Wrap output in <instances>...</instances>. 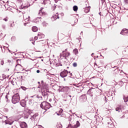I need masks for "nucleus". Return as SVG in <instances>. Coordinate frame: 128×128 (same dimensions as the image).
I'll return each instance as SVG.
<instances>
[{
	"mask_svg": "<svg viewBox=\"0 0 128 128\" xmlns=\"http://www.w3.org/2000/svg\"><path fill=\"white\" fill-rule=\"evenodd\" d=\"M48 85L46 83L42 84L41 86L42 96L44 98L45 100H48Z\"/></svg>",
	"mask_w": 128,
	"mask_h": 128,
	"instance_id": "obj_1",
	"label": "nucleus"
},
{
	"mask_svg": "<svg viewBox=\"0 0 128 128\" xmlns=\"http://www.w3.org/2000/svg\"><path fill=\"white\" fill-rule=\"evenodd\" d=\"M0 118L2 120V122H5L6 124H10V126H12V124H14V120H12V118H10L8 119V116H2L0 117Z\"/></svg>",
	"mask_w": 128,
	"mask_h": 128,
	"instance_id": "obj_2",
	"label": "nucleus"
},
{
	"mask_svg": "<svg viewBox=\"0 0 128 128\" xmlns=\"http://www.w3.org/2000/svg\"><path fill=\"white\" fill-rule=\"evenodd\" d=\"M26 112H27L28 114L24 116V118H28V117L30 116V120H35V118L38 116V114H36L32 115V111H30V110H26Z\"/></svg>",
	"mask_w": 128,
	"mask_h": 128,
	"instance_id": "obj_3",
	"label": "nucleus"
},
{
	"mask_svg": "<svg viewBox=\"0 0 128 128\" xmlns=\"http://www.w3.org/2000/svg\"><path fill=\"white\" fill-rule=\"evenodd\" d=\"M68 49H66L60 54V56L61 60H66V58L70 56V54L67 52Z\"/></svg>",
	"mask_w": 128,
	"mask_h": 128,
	"instance_id": "obj_4",
	"label": "nucleus"
},
{
	"mask_svg": "<svg viewBox=\"0 0 128 128\" xmlns=\"http://www.w3.org/2000/svg\"><path fill=\"white\" fill-rule=\"evenodd\" d=\"M20 100V94H18V93L14 94L12 96V102L14 104H18V102H19Z\"/></svg>",
	"mask_w": 128,
	"mask_h": 128,
	"instance_id": "obj_5",
	"label": "nucleus"
},
{
	"mask_svg": "<svg viewBox=\"0 0 128 128\" xmlns=\"http://www.w3.org/2000/svg\"><path fill=\"white\" fill-rule=\"evenodd\" d=\"M40 108H42V110H49V108H50V107L52 106H50V104L48 102H43L40 106Z\"/></svg>",
	"mask_w": 128,
	"mask_h": 128,
	"instance_id": "obj_6",
	"label": "nucleus"
},
{
	"mask_svg": "<svg viewBox=\"0 0 128 128\" xmlns=\"http://www.w3.org/2000/svg\"><path fill=\"white\" fill-rule=\"evenodd\" d=\"M80 126V122L77 121L76 124L72 126V124H70L66 128H78Z\"/></svg>",
	"mask_w": 128,
	"mask_h": 128,
	"instance_id": "obj_7",
	"label": "nucleus"
},
{
	"mask_svg": "<svg viewBox=\"0 0 128 128\" xmlns=\"http://www.w3.org/2000/svg\"><path fill=\"white\" fill-rule=\"evenodd\" d=\"M68 74H70V72H68L66 70H64L60 74L61 78H66L68 76Z\"/></svg>",
	"mask_w": 128,
	"mask_h": 128,
	"instance_id": "obj_8",
	"label": "nucleus"
},
{
	"mask_svg": "<svg viewBox=\"0 0 128 128\" xmlns=\"http://www.w3.org/2000/svg\"><path fill=\"white\" fill-rule=\"evenodd\" d=\"M30 5V4H28V2H24L22 4L21 6L20 7V8L22 10H26V8H28Z\"/></svg>",
	"mask_w": 128,
	"mask_h": 128,
	"instance_id": "obj_9",
	"label": "nucleus"
},
{
	"mask_svg": "<svg viewBox=\"0 0 128 128\" xmlns=\"http://www.w3.org/2000/svg\"><path fill=\"white\" fill-rule=\"evenodd\" d=\"M60 90V92H68L70 90V88L68 86H59Z\"/></svg>",
	"mask_w": 128,
	"mask_h": 128,
	"instance_id": "obj_10",
	"label": "nucleus"
},
{
	"mask_svg": "<svg viewBox=\"0 0 128 128\" xmlns=\"http://www.w3.org/2000/svg\"><path fill=\"white\" fill-rule=\"evenodd\" d=\"M120 34H122V36H128V30L123 29Z\"/></svg>",
	"mask_w": 128,
	"mask_h": 128,
	"instance_id": "obj_11",
	"label": "nucleus"
},
{
	"mask_svg": "<svg viewBox=\"0 0 128 128\" xmlns=\"http://www.w3.org/2000/svg\"><path fill=\"white\" fill-rule=\"evenodd\" d=\"M124 108L123 106H120L118 107H117L116 108V112H122V109Z\"/></svg>",
	"mask_w": 128,
	"mask_h": 128,
	"instance_id": "obj_12",
	"label": "nucleus"
},
{
	"mask_svg": "<svg viewBox=\"0 0 128 128\" xmlns=\"http://www.w3.org/2000/svg\"><path fill=\"white\" fill-rule=\"evenodd\" d=\"M44 8H40V10L39 12H38V14L40 16H46V13L44 12H42V9Z\"/></svg>",
	"mask_w": 128,
	"mask_h": 128,
	"instance_id": "obj_13",
	"label": "nucleus"
},
{
	"mask_svg": "<svg viewBox=\"0 0 128 128\" xmlns=\"http://www.w3.org/2000/svg\"><path fill=\"white\" fill-rule=\"evenodd\" d=\"M57 18H60V17L58 16V13H56V14L53 16L52 17V21L56 20H57Z\"/></svg>",
	"mask_w": 128,
	"mask_h": 128,
	"instance_id": "obj_14",
	"label": "nucleus"
},
{
	"mask_svg": "<svg viewBox=\"0 0 128 128\" xmlns=\"http://www.w3.org/2000/svg\"><path fill=\"white\" fill-rule=\"evenodd\" d=\"M20 126L21 128H28V124L25 122H22L20 124Z\"/></svg>",
	"mask_w": 128,
	"mask_h": 128,
	"instance_id": "obj_15",
	"label": "nucleus"
},
{
	"mask_svg": "<svg viewBox=\"0 0 128 128\" xmlns=\"http://www.w3.org/2000/svg\"><path fill=\"white\" fill-rule=\"evenodd\" d=\"M20 106H22L23 108H24L26 105V100H23L20 102Z\"/></svg>",
	"mask_w": 128,
	"mask_h": 128,
	"instance_id": "obj_16",
	"label": "nucleus"
},
{
	"mask_svg": "<svg viewBox=\"0 0 128 128\" xmlns=\"http://www.w3.org/2000/svg\"><path fill=\"white\" fill-rule=\"evenodd\" d=\"M24 20H25V22L26 23H24V26H26L27 24H28V22H30V17L28 16V18H26L25 17H24Z\"/></svg>",
	"mask_w": 128,
	"mask_h": 128,
	"instance_id": "obj_17",
	"label": "nucleus"
},
{
	"mask_svg": "<svg viewBox=\"0 0 128 128\" xmlns=\"http://www.w3.org/2000/svg\"><path fill=\"white\" fill-rule=\"evenodd\" d=\"M38 40H40V38H44V35L42 34V33H38Z\"/></svg>",
	"mask_w": 128,
	"mask_h": 128,
	"instance_id": "obj_18",
	"label": "nucleus"
},
{
	"mask_svg": "<svg viewBox=\"0 0 128 128\" xmlns=\"http://www.w3.org/2000/svg\"><path fill=\"white\" fill-rule=\"evenodd\" d=\"M108 124L110 128L112 127V119H109V122H108Z\"/></svg>",
	"mask_w": 128,
	"mask_h": 128,
	"instance_id": "obj_19",
	"label": "nucleus"
},
{
	"mask_svg": "<svg viewBox=\"0 0 128 128\" xmlns=\"http://www.w3.org/2000/svg\"><path fill=\"white\" fill-rule=\"evenodd\" d=\"M73 52L74 54H76V56L78 54V50L76 48H75L73 50Z\"/></svg>",
	"mask_w": 128,
	"mask_h": 128,
	"instance_id": "obj_20",
	"label": "nucleus"
},
{
	"mask_svg": "<svg viewBox=\"0 0 128 128\" xmlns=\"http://www.w3.org/2000/svg\"><path fill=\"white\" fill-rule=\"evenodd\" d=\"M41 18H40V17L37 18H36V20H35L34 22H36V24H38V22H40Z\"/></svg>",
	"mask_w": 128,
	"mask_h": 128,
	"instance_id": "obj_21",
	"label": "nucleus"
},
{
	"mask_svg": "<svg viewBox=\"0 0 128 128\" xmlns=\"http://www.w3.org/2000/svg\"><path fill=\"white\" fill-rule=\"evenodd\" d=\"M38 27H36V26H33L32 28V32H38Z\"/></svg>",
	"mask_w": 128,
	"mask_h": 128,
	"instance_id": "obj_22",
	"label": "nucleus"
},
{
	"mask_svg": "<svg viewBox=\"0 0 128 128\" xmlns=\"http://www.w3.org/2000/svg\"><path fill=\"white\" fill-rule=\"evenodd\" d=\"M88 94L90 96H94V95L92 94V90L90 89L88 92Z\"/></svg>",
	"mask_w": 128,
	"mask_h": 128,
	"instance_id": "obj_23",
	"label": "nucleus"
},
{
	"mask_svg": "<svg viewBox=\"0 0 128 128\" xmlns=\"http://www.w3.org/2000/svg\"><path fill=\"white\" fill-rule=\"evenodd\" d=\"M78 6H73V10H74V12H76L78 10Z\"/></svg>",
	"mask_w": 128,
	"mask_h": 128,
	"instance_id": "obj_24",
	"label": "nucleus"
},
{
	"mask_svg": "<svg viewBox=\"0 0 128 128\" xmlns=\"http://www.w3.org/2000/svg\"><path fill=\"white\" fill-rule=\"evenodd\" d=\"M56 128H62V124H58L56 126Z\"/></svg>",
	"mask_w": 128,
	"mask_h": 128,
	"instance_id": "obj_25",
	"label": "nucleus"
},
{
	"mask_svg": "<svg viewBox=\"0 0 128 128\" xmlns=\"http://www.w3.org/2000/svg\"><path fill=\"white\" fill-rule=\"evenodd\" d=\"M72 66L74 68H76V66H78V64H76V62H74L73 63Z\"/></svg>",
	"mask_w": 128,
	"mask_h": 128,
	"instance_id": "obj_26",
	"label": "nucleus"
},
{
	"mask_svg": "<svg viewBox=\"0 0 128 128\" xmlns=\"http://www.w3.org/2000/svg\"><path fill=\"white\" fill-rule=\"evenodd\" d=\"M42 24H43L44 26H48V24H46V22H42Z\"/></svg>",
	"mask_w": 128,
	"mask_h": 128,
	"instance_id": "obj_27",
	"label": "nucleus"
},
{
	"mask_svg": "<svg viewBox=\"0 0 128 128\" xmlns=\"http://www.w3.org/2000/svg\"><path fill=\"white\" fill-rule=\"evenodd\" d=\"M56 66H62V64L61 63H59V64H56Z\"/></svg>",
	"mask_w": 128,
	"mask_h": 128,
	"instance_id": "obj_28",
	"label": "nucleus"
},
{
	"mask_svg": "<svg viewBox=\"0 0 128 128\" xmlns=\"http://www.w3.org/2000/svg\"><path fill=\"white\" fill-rule=\"evenodd\" d=\"M21 88H22L23 90H26V88L24 86H21Z\"/></svg>",
	"mask_w": 128,
	"mask_h": 128,
	"instance_id": "obj_29",
	"label": "nucleus"
},
{
	"mask_svg": "<svg viewBox=\"0 0 128 128\" xmlns=\"http://www.w3.org/2000/svg\"><path fill=\"white\" fill-rule=\"evenodd\" d=\"M125 4H128V0H124Z\"/></svg>",
	"mask_w": 128,
	"mask_h": 128,
	"instance_id": "obj_30",
	"label": "nucleus"
},
{
	"mask_svg": "<svg viewBox=\"0 0 128 128\" xmlns=\"http://www.w3.org/2000/svg\"><path fill=\"white\" fill-rule=\"evenodd\" d=\"M3 20H4V22H8V18H6L3 19Z\"/></svg>",
	"mask_w": 128,
	"mask_h": 128,
	"instance_id": "obj_31",
	"label": "nucleus"
},
{
	"mask_svg": "<svg viewBox=\"0 0 128 128\" xmlns=\"http://www.w3.org/2000/svg\"><path fill=\"white\" fill-rule=\"evenodd\" d=\"M52 10H56V6L54 5L52 6Z\"/></svg>",
	"mask_w": 128,
	"mask_h": 128,
	"instance_id": "obj_32",
	"label": "nucleus"
},
{
	"mask_svg": "<svg viewBox=\"0 0 128 128\" xmlns=\"http://www.w3.org/2000/svg\"><path fill=\"white\" fill-rule=\"evenodd\" d=\"M0 64H1L2 66H4V62L2 60L0 62Z\"/></svg>",
	"mask_w": 128,
	"mask_h": 128,
	"instance_id": "obj_33",
	"label": "nucleus"
},
{
	"mask_svg": "<svg viewBox=\"0 0 128 128\" xmlns=\"http://www.w3.org/2000/svg\"><path fill=\"white\" fill-rule=\"evenodd\" d=\"M34 38L35 40H38V36H35Z\"/></svg>",
	"mask_w": 128,
	"mask_h": 128,
	"instance_id": "obj_34",
	"label": "nucleus"
},
{
	"mask_svg": "<svg viewBox=\"0 0 128 128\" xmlns=\"http://www.w3.org/2000/svg\"><path fill=\"white\" fill-rule=\"evenodd\" d=\"M36 96L38 98H42V96L38 95Z\"/></svg>",
	"mask_w": 128,
	"mask_h": 128,
	"instance_id": "obj_35",
	"label": "nucleus"
},
{
	"mask_svg": "<svg viewBox=\"0 0 128 128\" xmlns=\"http://www.w3.org/2000/svg\"><path fill=\"white\" fill-rule=\"evenodd\" d=\"M2 28H4V30L6 28V25L5 24H2Z\"/></svg>",
	"mask_w": 128,
	"mask_h": 128,
	"instance_id": "obj_36",
	"label": "nucleus"
},
{
	"mask_svg": "<svg viewBox=\"0 0 128 128\" xmlns=\"http://www.w3.org/2000/svg\"><path fill=\"white\" fill-rule=\"evenodd\" d=\"M68 120L69 122H70V120H72V116H69Z\"/></svg>",
	"mask_w": 128,
	"mask_h": 128,
	"instance_id": "obj_37",
	"label": "nucleus"
},
{
	"mask_svg": "<svg viewBox=\"0 0 128 128\" xmlns=\"http://www.w3.org/2000/svg\"><path fill=\"white\" fill-rule=\"evenodd\" d=\"M62 112H64V110H62V108H60V111H59V112H60V114H62Z\"/></svg>",
	"mask_w": 128,
	"mask_h": 128,
	"instance_id": "obj_38",
	"label": "nucleus"
},
{
	"mask_svg": "<svg viewBox=\"0 0 128 128\" xmlns=\"http://www.w3.org/2000/svg\"><path fill=\"white\" fill-rule=\"evenodd\" d=\"M8 62H9V64H12V60H8Z\"/></svg>",
	"mask_w": 128,
	"mask_h": 128,
	"instance_id": "obj_39",
	"label": "nucleus"
},
{
	"mask_svg": "<svg viewBox=\"0 0 128 128\" xmlns=\"http://www.w3.org/2000/svg\"><path fill=\"white\" fill-rule=\"evenodd\" d=\"M104 100L105 101V102H106V97H104Z\"/></svg>",
	"mask_w": 128,
	"mask_h": 128,
	"instance_id": "obj_40",
	"label": "nucleus"
},
{
	"mask_svg": "<svg viewBox=\"0 0 128 128\" xmlns=\"http://www.w3.org/2000/svg\"><path fill=\"white\" fill-rule=\"evenodd\" d=\"M16 40V37H12V40Z\"/></svg>",
	"mask_w": 128,
	"mask_h": 128,
	"instance_id": "obj_41",
	"label": "nucleus"
},
{
	"mask_svg": "<svg viewBox=\"0 0 128 128\" xmlns=\"http://www.w3.org/2000/svg\"><path fill=\"white\" fill-rule=\"evenodd\" d=\"M36 72L37 74H40V70H37Z\"/></svg>",
	"mask_w": 128,
	"mask_h": 128,
	"instance_id": "obj_42",
	"label": "nucleus"
},
{
	"mask_svg": "<svg viewBox=\"0 0 128 128\" xmlns=\"http://www.w3.org/2000/svg\"><path fill=\"white\" fill-rule=\"evenodd\" d=\"M41 84H42V85L44 84V81L43 80L41 81Z\"/></svg>",
	"mask_w": 128,
	"mask_h": 128,
	"instance_id": "obj_43",
	"label": "nucleus"
},
{
	"mask_svg": "<svg viewBox=\"0 0 128 128\" xmlns=\"http://www.w3.org/2000/svg\"><path fill=\"white\" fill-rule=\"evenodd\" d=\"M38 128H44V127H42V126H40Z\"/></svg>",
	"mask_w": 128,
	"mask_h": 128,
	"instance_id": "obj_44",
	"label": "nucleus"
},
{
	"mask_svg": "<svg viewBox=\"0 0 128 128\" xmlns=\"http://www.w3.org/2000/svg\"><path fill=\"white\" fill-rule=\"evenodd\" d=\"M58 0H54L55 2H58Z\"/></svg>",
	"mask_w": 128,
	"mask_h": 128,
	"instance_id": "obj_45",
	"label": "nucleus"
},
{
	"mask_svg": "<svg viewBox=\"0 0 128 128\" xmlns=\"http://www.w3.org/2000/svg\"><path fill=\"white\" fill-rule=\"evenodd\" d=\"M20 62V60H17V62Z\"/></svg>",
	"mask_w": 128,
	"mask_h": 128,
	"instance_id": "obj_46",
	"label": "nucleus"
},
{
	"mask_svg": "<svg viewBox=\"0 0 128 128\" xmlns=\"http://www.w3.org/2000/svg\"><path fill=\"white\" fill-rule=\"evenodd\" d=\"M38 84H40V82H38Z\"/></svg>",
	"mask_w": 128,
	"mask_h": 128,
	"instance_id": "obj_47",
	"label": "nucleus"
},
{
	"mask_svg": "<svg viewBox=\"0 0 128 128\" xmlns=\"http://www.w3.org/2000/svg\"><path fill=\"white\" fill-rule=\"evenodd\" d=\"M6 100H8V96H6Z\"/></svg>",
	"mask_w": 128,
	"mask_h": 128,
	"instance_id": "obj_48",
	"label": "nucleus"
},
{
	"mask_svg": "<svg viewBox=\"0 0 128 128\" xmlns=\"http://www.w3.org/2000/svg\"><path fill=\"white\" fill-rule=\"evenodd\" d=\"M42 88V87H40V86H38V88Z\"/></svg>",
	"mask_w": 128,
	"mask_h": 128,
	"instance_id": "obj_49",
	"label": "nucleus"
},
{
	"mask_svg": "<svg viewBox=\"0 0 128 128\" xmlns=\"http://www.w3.org/2000/svg\"><path fill=\"white\" fill-rule=\"evenodd\" d=\"M76 116H77V118H80V116H76Z\"/></svg>",
	"mask_w": 128,
	"mask_h": 128,
	"instance_id": "obj_50",
	"label": "nucleus"
},
{
	"mask_svg": "<svg viewBox=\"0 0 128 128\" xmlns=\"http://www.w3.org/2000/svg\"><path fill=\"white\" fill-rule=\"evenodd\" d=\"M99 14H100V16H102V14L100 12H99Z\"/></svg>",
	"mask_w": 128,
	"mask_h": 128,
	"instance_id": "obj_51",
	"label": "nucleus"
},
{
	"mask_svg": "<svg viewBox=\"0 0 128 128\" xmlns=\"http://www.w3.org/2000/svg\"><path fill=\"white\" fill-rule=\"evenodd\" d=\"M92 56H94V53H92V54H91Z\"/></svg>",
	"mask_w": 128,
	"mask_h": 128,
	"instance_id": "obj_52",
	"label": "nucleus"
},
{
	"mask_svg": "<svg viewBox=\"0 0 128 128\" xmlns=\"http://www.w3.org/2000/svg\"><path fill=\"white\" fill-rule=\"evenodd\" d=\"M68 96H70V98H72V96L69 95Z\"/></svg>",
	"mask_w": 128,
	"mask_h": 128,
	"instance_id": "obj_53",
	"label": "nucleus"
},
{
	"mask_svg": "<svg viewBox=\"0 0 128 128\" xmlns=\"http://www.w3.org/2000/svg\"><path fill=\"white\" fill-rule=\"evenodd\" d=\"M82 97V96H86L84 95H82V96H81Z\"/></svg>",
	"mask_w": 128,
	"mask_h": 128,
	"instance_id": "obj_54",
	"label": "nucleus"
},
{
	"mask_svg": "<svg viewBox=\"0 0 128 128\" xmlns=\"http://www.w3.org/2000/svg\"><path fill=\"white\" fill-rule=\"evenodd\" d=\"M72 73L70 74V76H72Z\"/></svg>",
	"mask_w": 128,
	"mask_h": 128,
	"instance_id": "obj_55",
	"label": "nucleus"
},
{
	"mask_svg": "<svg viewBox=\"0 0 128 128\" xmlns=\"http://www.w3.org/2000/svg\"><path fill=\"white\" fill-rule=\"evenodd\" d=\"M0 80H2V79L0 78Z\"/></svg>",
	"mask_w": 128,
	"mask_h": 128,
	"instance_id": "obj_56",
	"label": "nucleus"
},
{
	"mask_svg": "<svg viewBox=\"0 0 128 128\" xmlns=\"http://www.w3.org/2000/svg\"><path fill=\"white\" fill-rule=\"evenodd\" d=\"M32 44H34V42H32Z\"/></svg>",
	"mask_w": 128,
	"mask_h": 128,
	"instance_id": "obj_57",
	"label": "nucleus"
},
{
	"mask_svg": "<svg viewBox=\"0 0 128 128\" xmlns=\"http://www.w3.org/2000/svg\"><path fill=\"white\" fill-rule=\"evenodd\" d=\"M62 16H64V14L62 13Z\"/></svg>",
	"mask_w": 128,
	"mask_h": 128,
	"instance_id": "obj_58",
	"label": "nucleus"
},
{
	"mask_svg": "<svg viewBox=\"0 0 128 128\" xmlns=\"http://www.w3.org/2000/svg\"><path fill=\"white\" fill-rule=\"evenodd\" d=\"M42 61L43 62V61H44V60H42Z\"/></svg>",
	"mask_w": 128,
	"mask_h": 128,
	"instance_id": "obj_59",
	"label": "nucleus"
},
{
	"mask_svg": "<svg viewBox=\"0 0 128 128\" xmlns=\"http://www.w3.org/2000/svg\"><path fill=\"white\" fill-rule=\"evenodd\" d=\"M74 86H76V84H74Z\"/></svg>",
	"mask_w": 128,
	"mask_h": 128,
	"instance_id": "obj_60",
	"label": "nucleus"
},
{
	"mask_svg": "<svg viewBox=\"0 0 128 128\" xmlns=\"http://www.w3.org/2000/svg\"><path fill=\"white\" fill-rule=\"evenodd\" d=\"M95 66H96V64L95 63Z\"/></svg>",
	"mask_w": 128,
	"mask_h": 128,
	"instance_id": "obj_61",
	"label": "nucleus"
},
{
	"mask_svg": "<svg viewBox=\"0 0 128 128\" xmlns=\"http://www.w3.org/2000/svg\"><path fill=\"white\" fill-rule=\"evenodd\" d=\"M22 78V76H21Z\"/></svg>",
	"mask_w": 128,
	"mask_h": 128,
	"instance_id": "obj_62",
	"label": "nucleus"
},
{
	"mask_svg": "<svg viewBox=\"0 0 128 128\" xmlns=\"http://www.w3.org/2000/svg\"><path fill=\"white\" fill-rule=\"evenodd\" d=\"M127 18H128V15L127 16Z\"/></svg>",
	"mask_w": 128,
	"mask_h": 128,
	"instance_id": "obj_63",
	"label": "nucleus"
},
{
	"mask_svg": "<svg viewBox=\"0 0 128 128\" xmlns=\"http://www.w3.org/2000/svg\"><path fill=\"white\" fill-rule=\"evenodd\" d=\"M9 52H10V51L9 50Z\"/></svg>",
	"mask_w": 128,
	"mask_h": 128,
	"instance_id": "obj_64",
	"label": "nucleus"
}]
</instances>
